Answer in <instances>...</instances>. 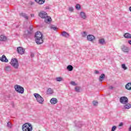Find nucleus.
Instances as JSON below:
<instances>
[{"mask_svg": "<svg viewBox=\"0 0 131 131\" xmlns=\"http://www.w3.org/2000/svg\"><path fill=\"white\" fill-rule=\"evenodd\" d=\"M7 126L8 128H11L13 126V125L12 124V123H11V122H8L7 123Z\"/></svg>", "mask_w": 131, "mask_h": 131, "instance_id": "bb28decb", "label": "nucleus"}, {"mask_svg": "<svg viewBox=\"0 0 131 131\" xmlns=\"http://www.w3.org/2000/svg\"><path fill=\"white\" fill-rule=\"evenodd\" d=\"M69 10L70 12H73V7H69Z\"/></svg>", "mask_w": 131, "mask_h": 131, "instance_id": "e433bc0d", "label": "nucleus"}, {"mask_svg": "<svg viewBox=\"0 0 131 131\" xmlns=\"http://www.w3.org/2000/svg\"><path fill=\"white\" fill-rule=\"evenodd\" d=\"M0 61H1V62H5V63H8V62H9V60L5 55H3L2 57H0Z\"/></svg>", "mask_w": 131, "mask_h": 131, "instance_id": "f8f14e48", "label": "nucleus"}, {"mask_svg": "<svg viewBox=\"0 0 131 131\" xmlns=\"http://www.w3.org/2000/svg\"><path fill=\"white\" fill-rule=\"evenodd\" d=\"M70 84L72 85H77V83H75V82L73 81H72L70 83Z\"/></svg>", "mask_w": 131, "mask_h": 131, "instance_id": "473e14b6", "label": "nucleus"}, {"mask_svg": "<svg viewBox=\"0 0 131 131\" xmlns=\"http://www.w3.org/2000/svg\"><path fill=\"white\" fill-rule=\"evenodd\" d=\"M0 40L1 41H6L7 40V37L5 35H1L0 36Z\"/></svg>", "mask_w": 131, "mask_h": 131, "instance_id": "6ab92c4d", "label": "nucleus"}, {"mask_svg": "<svg viewBox=\"0 0 131 131\" xmlns=\"http://www.w3.org/2000/svg\"><path fill=\"white\" fill-rule=\"evenodd\" d=\"M123 125V123L122 122H121L119 125V126H122Z\"/></svg>", "mask_w": 131, "mask_h": 131, "instance_id": "a19ab883", "label": "nucleus"}, {"mask_svg": "<svg viewBox=\"0 0 131 131\" xmlns=\"http://www.w3.org/2000/svg\"><path fill=\"white\" fill-rule=\"evenodd\" d=\"M67 69L69 71H72V70H73V67L71 65H69V66H68Z\"/></svg>", "mask_w": 131, "mask_h": 131, "instance_id": "393cba45", "label": "nucleus"}, {"mask_svg": "<svg viewBox=\"0 0 131 131\" xmlns=\"http://www.w3.org/2000/svg\"><path fill=\"white\" fill-rule=\"evenodd\" d=\"M5 71H11L12 70V68L10 66H7L5 68Z\"/></svg>", "mask_w": 131, "mask_h": 131, "instance_id": "cd10ccee", "label": "nucleus"}, {"mask_svg": "<svg viewBox=\"0 0 131 131\" xmlns=\"http://www.w3.org/2000/svg\"><path fill=\"white\" fill-rule=\"evenodd\" d=\"M38 15H39V17H40V18H42V19H45L46 17L48 16V13L45 11H41L39 13Z\"/></svg>", "mask_w": 131, "mask_h": 131, "instance_id": "9d476101", "label": "nucleus"}, {"mask_svg": "<svg viewBox=\"0 0 131 131\" xmlns=\"http://www.w3.org/2000/svg\"><path fill=\"white\" fill-rule=\"evenodd\" d=\"M76 10H80V5L79 4H77L76 5Z\"/></svg>", "mask_w": 131, "mask_h": 131, "instance_id": "72a5a7b5", "label": "nucleus"}, {"mask_svg": "<svg viewBox=\"0 0 131 131\" xmlns=\"http://www.w3.org/2000/svg\"><path fill=\"white\" fill-rule=\"evenodd\" d=\"M105 78V74H102L99 78V81H103V79H104Z\"/></svg>", "mask_w": 131, "mask_h": 131, "instance_id": "b1692460", "label": "nucleus"}, {"mask_svg": "<svg viewBox=\"0 0 131 131\" xmlns=\"http://www.w3.org/2000/svg\"><path fill=\"white\" fill-rule=\"evenodd\" d=\"M86 35H88V34H86V32H83V33H82V37H85Z\"/></svg>", "mask_w": 131, "mask_h": 131, "instance_id": "2f4dec72", "label": "nucleus"}, {"mask_svg": "<svg viewBox=\"0 0 131 131\" xmlns=\"http://www.w3.org/2000/svg\"><path fill=\"white\" fill-rule=\"evenodd\" d=\"M93 104L94 106H98V101H93Z\"/></svg>", "mask_w": 131, "mask_h": 131, "instance_id": "f704fd0d", "label": "nucleus"}, {"mask_svg": "<svg viewBox=\"0 0 131 131\" xmlns=\"http://www.w3.org/2000/svg\"><path fill=\"white\" fill-rule=\"evenodd\" d=\"M129 131H131V125H130V126L129 128Z\"/></svg>", "mask_w": 131, "mask_h": 131, "instance_id": "c03bdc74", "label": "nucleus"}, {"mask_svg": "<svg viewBox=\"0 0 131 131\" xmlns=\"http://www.w3.org/2000/svg\"><path fill=\"white\" fill-rule=\"evenodd\" d=\"M108 89H110V90H113V86H110Z\"/></svg>", "mask_w": 131, "mask_h": 131, "instance_id": "79ce46f5", "label": "nucleus"}, {"mask_svg": "<svg viewBox=\"0 0 131 131\" xmlns=\"http://www.w3.org/2000/svg\"><path fill=\"white\" fill-rule=\"evenodd\" d=\"M120 102L121 104H127L128 103V99L125 96L120 97Z\"/></svg>", "mask_w": 131, "mask_h": 131, "instance_id": "0eeeda50", "label": "nucleus"}, {"mask_svg": "<svg viewBox=\"0 0 131 131\" xmlns=\"http://www.w3.org/2000/svg\"><path fill=\"white\" fill-rule=\"evenodd\" d=\"M10 64L12 67L15 68V69H18L19 67V63H18V60L16 58L12 59Z\"/></svg>", "mask_w": 131, "mask_h": 131, "instance_id": "39448f33", "label": "nucleus"}, {"mask_svg": "<svg viewBox=\"0 0 131 131\" xmlns=\"http://www.w3.org/2000/svg\"><path fill=\"white\" fill-rule=\"evenodd\" d=\"M31 58H33V57H34V53H31Z\"/></svg>", "mask_w": 131, "mask_h": 131, "instance_id": "ea45409f", "label": "nucleus"}, {"mask_svg": "<svg viewBox=\"0 0 131 131\" xmlns=\"http://www.w3.org/2000/svg\"><path fill=\"white\" fill-rule=\"evenodd\" d=\"M23 131H32V125L30 123H26L23 125Z\"/></svg>", "mask_w": 131, "mask_h": 131, "instance_id": "20e7f679", "label": "nucleus"}, {"mask_svg": "<svg viewBox=\"0 0 131 131\" xmlns=\"http://www.w3.org/2000/svg\"><path fill=\"white\" fill-rule=\"evenodd\" d=\"M50 103L51 104H52V105H55V104H57L58 103V100L56 98H52L50 100Z\"/></svg>", "mask_w": 131, "mask_h": 131, "instance_id": "ddd939ff", "label": "nucleus"}, {"mask_svg": "<svg viewBox=\"0 0 131 131\" xmlns=\"http://www.w3.org/2000/svg\"><path fill=\"white\" fill-rule=\"evenodd\" d=\"M129 10L130 12H131V7H130L129 8Z\"/></svg>", "mask_w": 131, "mask_h": 131, "instance_id": "49530a36", "label": "nucleus"}, {"mask_svg": "<svg viewBox=\"0 0 131 131\" xmlns=\"http://www.w3.org/2000/svg\"><path fill=\"white\" fill-rule=\"evenodd\" d=\"M34 96L35 98H36L37 102L39 103V104H43V102L45 100L43 99V98H42L40 95L37 94V93H34Z\"/></svg>", "mask_w": 131, "mask_h": 131, "instance_id": "7ed1b4c3", "label": "nucleus"}, {"mask_svg": "<svg viewBox=\"0 0 131 131\" xmlns=\"http://www.w3.org/2000/svg\"><path fill=\"white\" fill-rule=\"evenodd\" d=\"M35 2L39 4V5H42L45 4V2H46V0H35Z\"/></svg>", "mask_w": 131, "mask_h": 131, "instance_id": "412c9836", "label": "nucleus"}, {"mask_svg": "<svg viewBox=\"0 0 131 131\" xmlns=\"http://www.w3.org/2000/svg\"><path fill=\"white\" fill-rule=\"evenodd\" d=\"M75 91L77 92V93H79L80 92V87L79 86H76L75 88Z\"/></svg>", "mask_w": 131, "mask_h": 131, "instance_id": "c756f323", "label": "nucleus"}, {"mask_svg": "<svg viewBox=\"0 0 131 131\" xmlns=\"http://www.w3.org/2000/svg\"><path fill=\"white\" fill-rule=\"evenodd\" d=\"M122 68H123L124 70H126V69H127V68L125 66V64H122Z\"/></svg>", "mask_w": 131, "mask_h": 131, "instance_id": "7c9ffc66", "label": "nucleus"}, {"mask_svg": "<svg viewBox=\"0 0 131 131\" xmlns=\"http://www.w3.org/2000/svg\"><path fill=\"white\" fill-rule=\"evenodd\" d=\"M129 45H131V40L128 41Z\"/></svg>", "mask_w": 131, "mask_h": 131, "instance_id": "37998d69", "label": "nucleus"}, {"mask_svg": "<svg viewBox=\"0 0 131 131\" xmlns=\"http://www.w3.org/2000/svg\"><path fill=\"white\" fill-rule=\"evenodd\" d=\"M51 29H52L53 30H57V28L51 27Z\"/></svg>", "mask_w": 131, "mask_h": 131, "instance_id": "4c0bfd02", "label": "nucleus"}, {"mask_svg": "<svg viewBox=\"0 0 131 131\" xmlns=\"http://www.w3.org/2000/svg\"><path fill=\"white\" fill-rule=\"evenodd\" d=\"M35 38L36 43L37 45H41L43 42L42 39V34L40 32H37L35 34Z\"/></svg>", "mask_w": 131, "mask_h": 131, "instance_id": "f257e3e1", "label": "nucleus"}, {"mask_svg": "<svg viewBox=\"0 0 131 131\" xmlns=\"http://www.w3.org/2000/svg\"><path fill=\"white\" fill-rule=\"evenodd\" d=\"M33 26L31 25L29 27V30L26 31L25 33L24 34V37L26 38V39L28 38H30L32 36V33H33Z\"/></svg>", "mask_w": 131, "mask_h": 131, "instance_id": "f03ea898", "label": "nucleus"}, {"mask_svg": "<svg viewBox=\"0 0 131 131\" xmlns=\"http://www.w3.org/2000/svg\"><path fill=\"white\" fill-rule=\"evenodd\" d=\"M99 73H100V72H99V71H97V70L95 71V74H99Z\"/></svg>", "mask_w": 131, "mask_h": 131, "instance_id": "58836bf2", "label": "nucleus"}, {"mask_svg": "<svg viewBox=\"0 0 131 131\" xmlns=\"http://www.w3.org/2000/svg\"><path fill=\"white\" fill-rule=\"evenodd\" d=\"M125 89H126V90H128V91L131 90V82L126 84V85H125Z\"/></svg>", "mask_w": 131, "mask_h": 131, "instance_id": "4be33fe9", "label": "nucleus"}, {"mask_svg": "<svg viewBox=\"0 0 131 131\" xmlns=\"http://www.w3.org/2000/svg\"><path fill=\"white\" fill-rule=\"evenodd\" d=\"M95 38V36L93 35H89L87 36V39L89 41H94Z\"/></svg>", "mask_w": 131, "mask_h": 131, "instance_id": "9b49d317", "label": "nucleus"}, {"mask_svg": "<svg viewBox=\"0 0 131 131\" xmlns=\"http://www.w3.org/2000/svg\"><path fill=\"white\" fill-rule=\"evenodd\" d=\"M19 15L20 16H21L22 17L25 18V19H26V20H28V19H29V17L27 15V14H26V13H21L19 14Z\"/></svg>", "mask_w": 131, "mask_h": 131, "instance_id": "f3484780", "label": "nucleus"}, {"mask_svg": "<svg viewBox=\"0 0 131 131\" xmlns=\"http://www.w3.org/2000/svg\"><path fill=\"white\" fill-rule=\"evenodd\" d=\"M124 37L125 38H127V39H130L131 38V34L129 33H125L123 35Z\"/></svg>", "mask_w": 131, "mask_h": 131, "instance_id": "a211bd4d", "label": "nucleus"}, {"mask_svg": "<svg viewBox=\"0 0 131 131\" xmlns=\"http://www.w3.org/2000/svg\"><path fill=\"white\" fill-rule=\"evenodd\" d=\"M80 16L82 19H83V20H85V19L87 18L86 14L84 12H81L80 13Z\"/></svg>", "mask_w": 131, "mask_h": 131, "instance_id": "4468645a", "label": "nucleus"}, {"mask_svg": "<svg viewBox=\"0 0 131 131\" xmlns=\"http://www.w3.org/2000/svg\"><path fill=\"white\" fill-rule=\"evenodd\" d=\"M124 109H130L131 104L128 103L124 104Z\"/></svg>", "mask_w": 131, "mask_h": 131, "instance_id": "aec40b11", "label": "nucleus"}, {"mask_svg": "<svg viewBox=\"0 0 131 131\" xmlns=\"http://www.w3.org/2000/svg\"><path fill=\"white\" fill-rule=\"evenodd\" d=\"M61 35L63 37H66V38H68V37L70 36L69 34L68 33H67L66 31H63L61 33Z\"/></svg>", "mask_w": 131, "mask_h": 131, "instance_id": "dca6fc26", "label": "nucleus"}, {"mask_svg": "<svg viewBox=\"0 0 131 131\" xmlns=\"http://www.w3.org/2000/svg\"><path fill=\"white\" fill-rule=\"evenodd\" d=\"M31 17H34V14H31Z\"/></svg>", "mask_w": 131, "mask_h": 131, "instance_id": "a18cd8bd", "label": "nucleus"}, {"mask_svg": "<svg viewBox=\"0 0 131 131\" xmlns=\"http://www.w3.org/2000/svg\"><path fill=\"white\" fill-rule=\"evenodd\" d=\"M121 50L124 53H129V48L128 47H126L124 45H123L121 46Z\"/></svg>", "mask_w": 131, "mask_h": 131, "instance_id": "6e6552de", "label": "nucleus"}, {"mask_svg": "<svg viewBox=\"0 0 131 131\" xmlns=\"http://www.w3.org/2000/svg\"><path fill=\"white\" fill-rule=\"evenodd\" d=\"M78 126H79V127H80L81 126V125Z\"/></svg>", "mask_w": 131, "mask_h": 131, "instance_id": "de8ad7c7", "label": "nucleus"}, {"mask_svg": "<svg viewBox=\"0 0 131 131\" xmlns=\"http://www.w3.org/2000/svg\"><path fill=\"white\" fill-rule=\"evenodd\" d=\"M47 94L48 95H52L54 94V91H53V89L49 88L47 90Z\"/></svg>", "mask_w": 131, "mask_h": 131, "instance_id": "5701e85b", "label": "nucleus"}, {"mask_svg": "<svg viewBox=\"0 0 131 131\" xmlns=\"http://www.w3.org/2000/svg\"><path fill=\"white\" fill-rule=\"evenodd\" d=\"M116 126H113L112 128V131H115V129H116Z\"/></svg>", "mask_w": 131, "mask_h": 131, "instance_id": "c9c22d12", "label": "nucleus"}, {"mask_svg": "<svg viewBox=\"0 0 131 131\" xmlns=\"http://www.w3.org/2000/svg\"><path fill=\"white\" fill-rule=\"evenodd\" d=\"M99 42L100 45H104V42H105V40L104 39H100L99 40Z\"/></svg>", "mask_w": 131, "mask_h": 131, "instance_id": "c85d7f7f", "label": "nucleus"}, {"mask_svg": "<svg viewBox=\"0 0 131 131\" xmlns=\"http://www.w3.org/2000/svg\"><path fill=\"white\" fill-rule=\"evenodd\" d=\"M14 89L17 93L19 94H24V88L19 85H15L14 86Z\"/></svg>", "mask_w": 131, "mask_h": 131, "instance_id": "423d86ee", "label": "nucleus"}, {"mask_svg": "<svg viewBox=\"0 0 131 131\" xmlns=\"http://www.w3.org/2000/svg\"><path fill=\"white\" fill-rule=\"evenodd\" d=\"M56 81H63L64 79L61 77H58L56 78Z\"/></svg>", "mask_w": 131, "mask_h": 131, "instance_id": "a878e982", "label": "nucleus"}, {"mask_svg": "<svg viewBox=\"0 0 131 131\" xmlns=\"http://www.w3.org/2000/svg\"><path fill=\"white\" fill-rule=\"evenodd\" d=\"M45 19V22L46 23H49V22H51V21H52V18H51V17L48 16L44 18Z\"/></svg>", "mask_w": 131, "mask_h": 131, "instance_id": "2eb2a0df", "label": "nucleus"}, {"mask_svg": "<svg viewBox=\"0 0 131 131\" xmlns=\"http://www.w3.org/2000/svg\"><path fill=\"white\" fill-rule=\"evenodd\" d=\"M17 52L19 55H23L25 52V49L23 48L19 47L17 48Z\"/></svg>", "mask_w": 131, "mask_h": 131, "instance_id": "1a4fd4ad", "label": "nucleus"}]
</instances>
